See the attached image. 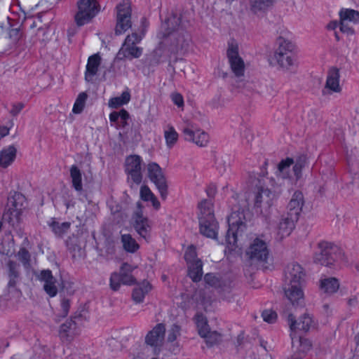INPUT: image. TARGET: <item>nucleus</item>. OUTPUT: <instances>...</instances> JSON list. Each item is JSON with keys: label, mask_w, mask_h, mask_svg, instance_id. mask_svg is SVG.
<instances>
[{"label": "nucleus", "mask_w": 359, "mask_h": 359, "mask_svg": "<svg viewBox=\"0 0 359 359\" xmlns=\"http://www.w3.org/2000/svg\"><path fill=\"white\" fill-rule=\"evenodd\" d=\"M304 276L302 267L298 264H292L287 268L285 280L288 285L285 288V294L293 305H299L303 302L302 285Z\"/></svg>", "instance_id": "obj_1"}, {"label": "nucleus", "mask_w": 359, "mask_h": 359, "mask_svg": "<svg viewBox=\"0 0 359 359\" xmlns=\"http://www.w3.org/2000/svg\"><path fill=\"white\" fill-rule=\"evenodd\" d=\"M313 260L316 263L331 267L339 262H346V258L339 247L330 242L320 241L318 243Z\"/></svg>", "instance_id": "obj_2"}, {"label": "nucleus", "mask_w": 359, "mask_h": 359, "mask_svg": "<svg viewBox=\"0 0 359 359\" xmlns=\"http://www.w3.org/2000/svg\"><path fill=\"white\" fill-rule=\"evenodd\" d=\"M227 222L229 229L225 241L228 248L233 250L236 245L238 236L241 235L246 228L244 210L236 207L228 217Z\"/></svg>", "instance_id": "obj_3"}, {"label": "nucleus", "mask_w": 359, "mask_h": 359, "mask_svg": "<svg viewBox=\"0 0 359 359\" xmlns=\"http://www.w3.org/2000/svg\"><path fill=\"white\" fill-rule=\"evenodd\" d=\"M163 43L168 47L169 50L175 54L183 55L185 53L191 42V38L188 33L180 29V32L170 33L163 37Z\"/></svg>", "instance_id": "obj_4"}, {"label": "nucleus", "mask_w": 359, "mask_h": 359, "mask_svg": "<svg viewBox=\"0 0 359 359\" xmlns=\"http://www.w3.org/2000/svg\"><path fill=\"white\" fill-rule=\"evenodd\" d=\"M142 34H138L136 32L127 36L123 44L117 53V57L119 60L138 58L142 53V49L137 47L136 44L142 39Z\"/></svg>", "instance_id": "obj_5"}, {"label": "nucleus", "mask_w": 359, "mask_h": 359, "mask_svg": "<svg viewBox=\"0 0 359 359\" xmlns=\"http://www.w3.org/2000/svg\"><path fill=\"white\" fill-rule=\"evenodd\" d=\"M136 266H133L128 263H123L120 271L114 272L111 274L109 278V285L112 290L117 291L121 284L131 285L135 283V278L132 275V272Z\"/></svg>", "instance_id": "obj_6"}, {"label": "nucleus", "mask_w": 359, "mask_h": 359, "mask_svg": "<svg viewBox=\"0 0 359 359\" xmlns=\"http://www.w3.org/2000/svg\"><path fill=\"white\" fill-rule=\"evenodd\" d=\"M24 196L18 192L8 198V203L4 213V219L11 224L18 222L23 207Z\"/></svg>", "instance_id": "obj_7"}, {"label": "nucleus", "mask_w": 359, "mask_h": 359, "mask_svg": "<svg viewBox=\"0 0 359 359\" xmlns=\"http://www.w3.org/2000/svg\"><path fill=\"white\" fill-rule=\"evenodd\" d=\"M77 5L78 12L75 15V20L78 26L89 22L99 12L96 0H79Z\"/></svg>", "instance_id": "obj_8"}, {"label": "nucleus", "mask_w": 359, "mask_h": 359, "mask_svg": "<svg viewBox=\"0 0 359 359\" xmlns=\"http://www.w3.org/2000/svg\"><path fill=\"white\" fill-rule=\"evenodd\" d=\"M116 25L115 34L120 35L131 27V7L128 0H123L117 6Z\"/></svg>", "instance_id": "obj_9"}, {"label": "nucleus", "mask_w": 359, "mask_h": 359, "mask_svg": "<svg viewBox=\"0 0 359 359\" xmlns=\"http://www.w3.org/2000/svg\"><path fill=\"white\" fill-rule=\"evenodd\" d=\"M147 176L158 189L161 196L165 199L168 195V184L165 176L158 164L151 162L147 165Z\"/></svg>", "instance_id": "obj_10"}, {"label": "nucleus", "mask_w": 359, "mask_h": 359, "mask_svg": "<svg viewBox=\"0 0 359 359\" xmlns=\"http://www.w3.org/2000/svg\"><path fill=\"white\" fill-rule=\"evenodd\" d=\"M245 255L252 262H265L269 255L266 241L260 237L252 239L245 250Z\"/></svg>", "instance_id": "obj_11"}, {"label": "nucleus", "mask_w": 359, "mask_h": 359, "mask_svg": "<svg viewBox=\"0 0 359 359\" xmlns=\"http://www.w3.org/2000/svg\"><path fill=\"white\" fill-rule=\"evenodd\" d=\"M126 172L128 181L137 185L142 181V159L138 155H130L126 159Z\"/></svg>", "instance_id": "obj_12"}, {"label": "nucleus", "mask_w": 359, "mask_h": 359, "mask_svg": "<svg viewBox=\"0 0 359 359\" xmlns=\"http://www.w3.org/2000/svg\"><path fill=\"white\" fill-rule=\"evenodd\" d=\"M227 56L231 71L235 77H243L245 73V63L239 55V46L235 41L229 43Z\"/></svg>", "instance_id": "obj_13"}, {"label": "nucleus", "mask_w": 359, "mask_h": 359, "mask_svg": "<svg viewBox=\"0 0 359 359\" xmlns=\"http://www.w3.org/2000/svg\"><path fill=\"white\" fill-rule=\"evenodd\" d=\"M186 141L192 142L200 147H205L210 141L209 135L199 128H194L191 123H187L182 130Z\"/></svg>", "instance_id": "obj_14"}, {"label": "nucleus", "mask_w": 359, "mask_h": 359, "mask_svg": "<svg viewBox=\"0 0 359 359\" xmlns=\"http://www.w3.org/2000/svg\"><path fill=\"white\" fill-rule=\"evenodd\" d=\"M297 219L288 215H283L276 223L275 226V231L276 234V238L282 240L290 235L295 226V222Z\"/></svg>", "instance_id": "obj_15"}, {"label": "nucleus", "mask_w": 359, "mask_h": 359, "mask_svg": "<svg viewBox=\"0 0 359 359\" xmlns=\"http://www.w3.org/2000/svg\"><path fill=\"white\" fill-rule=\"evenodd\" d=\"M272 66L278 67L283 71H290L297 66L294 55L273 54L269 58Z\"/></svg>", "instance_id": "obj_16"}, {"label": "nucleus", "mask_w": 359, "mask_h": 359, "mask_svg": "<svg viewBox=\"0 0 359 359\" xmlns=\"http://www.w3.org/2000/svg\"><path fill=\"white\" fill-rule=\"evenodd\" d=\"M39 281L43 283V287L50 297H54L57 294V280L49 269L42 270L38 276Z\"/></svg>", "instance_id": "obj_17"}, {"label": "nucleus", "mask_w": 359, "mask_h": 359, "mask_svg": "<svg viewBox=\"0 0 359 359\" xmlns=\"http://www.w3.org/2000/svg\"><path fill=\"white\" fill-rule=\"evenodd\" d=\"M165 332V325L162 323L157 324L145 337L146 343L154 347L156 351L163 345Z\"/></svg>", "instance_id": "obj_18"}, {"label": "nucleus", "mask_w": 359, "mask_h": 359, "mask_svg": "<svg viewBox=\"0 0 359 359\" xmlns=\"http://www.w3.org/2000/svg\"><path fill=\"white\" fill-rule=\"evenodd\" d=\"M339 77L340 75L338 69L332 68L329 71L323 90L324 95H332L341 92L342 88L339 84Z\"/></svg>", "instance_id": "obj_19"}, {"label": "nucleus", "mask_w": 359, "mask_h": 359, "mask_svg": "<svg viewBox=\"0 0 359 359\" xmlns=\"http://www.w3.org/2000/svg\"><path fill=\"white\" fill-rule=\"evenodd\" d=\"M181 24V14L177 12H172L162 25L163 32L160 33L158 37L165 36L170 33L180 32L179 30Z\"/></svg>", "instance_id": "obj_20"}, {"label": "nucleus", "mask_w": 359, "mask_h": 359, "mask_svg": "<svg viewBox=\"0 0 359 359\" xmlns=\"http://www.w3.org/2000/svg\"><path fill=\"white\" fill-rule=\"evenodd\" d=\"M200 222V232L205 236L217 239L218 224L215 217H198Z\"/></svg>", "instance_id": "obj_21"}, {"label": "nucleus", "mask_w": 359, "mask_h": 359, "mask_svg": "<svg viewBox=\"0 0 359 359\" xmlns=\"http://www.w3.org/2000/svg\"><path fill=\"white\" fill-rule=\"evenodd\" d=\"M304 203L303 194L301 191H295L288 203V212L287 215L294 217V219H298Z\"/></svg>", "instance_id": "obj_22"}, {"label": "nucleus", "mask_w": 359, "mask_h": 359, "mask_svg": "<svg viewBox=\"0 0 359 359\" xmlns=\"http://www.w3.org/2000/svg\"><path fill=\"white\" fill-rule=\"evenodd\" d=\"M134 227L137 233L145 240L150 237L151 226L147 217L137 212L135 215Z\"/></svg>", "instance_id": "obj_23"}, {"label": "nucleus", "mask_w": 359, "mask_h": 359, "mask_svg": "<svg viewBox=\"0 0 359 359\" xmlns=\"http://www.w3.org/2000/svg\"><path fill=\"white\" fill-rule=\"evenodd\" d=\"M272 192L267 188L257 187L254 195V203L255 206L260 208L262 205L269 207L271 205V201L273 199Z\"/></svg>", "instance_id": "obj_24"}, {"label": "nucleus", "mask_w": 359, "mask_h": 359, "mask_svg": "<svg viewBox=\"0 0 359 359\" xmlns=\"http://www.w3.org/2000/svg\"><path fill=\"white\" fill-rule=\"evenodd\" d=\"M101 63V57L99 53L90 56L88 59L86 70L85 73V79L88 82H91L94 76L98 72Z\"/></svg>", "instance_id": "obj_25"}, {"label": "nucleus", "mask_w": 359, "mask_h": 359, "mask_svg": "<svg viewBox=\"0 0 359 359\" xmlns=\"http://www.w3.org/2000/svg\"><path fill=\"white\" fill-rule=\"evenodd\" d=\"M287 320L292 331L295 330L297 328L308 331L313 323L312 318L309 314L303 315L298 323H297L295 317L292 314H289Z\"/></svg>", "instance_id": "obj_26"}, {"label": "nucleus", "mask_w": 359, "mask_h": 359, "mask_svg": "<svg viewBox=\"0 0 359 359\" xmlns=\"http://www.w3.org/2000/svg\"><path fill=\"white\" fill-rule=\"evenodd\" d=\"M163 41L160 42L159 44L149 53L145 56V64L149 67H156L158 65L163 59L164 50Z\"/></svg>", "instance_id": "obj_27"}, {"label": "nucleus", "mask_w": 359, "mask_h": 359, "mask_svg": "<svg viewBox=\"0 0 359 359\" xmlns=\"http://www.w3.org/2000/svg\"><path fill=\"white\" fill-rule=\"evenodd\" d=\"M292 339V345L293 348H296V353L305 356L306 353L311 348L312 344L310 340L302 337H296L294 334H290Z\"/></svg>", "instance_id": "obj_28"}, {"label": "nucleus", "mask_w": 359, "mask_h": 359, "mask_svg": "<svg viewBox=\"0 0 359 359\" xmlns=\"http://www.w3.org/2000/svg\"><path fill=\"white\" fill-rule=\"evenodd\" d=\"M294 45L290 40L283 36H279L276 41V49L273 54L285 53L287 55H294Z\"/></svg>", "instance_id": "obj_29"}, {"label": "nucleus", "mask_w": 359, "mask_h": 359, "mask_svg": "<svg viewBox=\"0 0 359 359\" xmlns=\"http://www.w3.org/2000/svg\"><path fill=\"white\" fill-rule=\"evenodd\" d=\"M72 187L79 194L83 191L82 182V172L76 165H72L69 168Z\"/></svg>", "instance_id": "obj_30"}, {"label": "nucleus", "mask_w": 359, "mask_h": 359, "mask_svg": "<svg viewBox=\"0 0 359 359\" xmlns=\"http://www.w3.org/2000/svg\"><path fill=\"white\" fill-rule=\"evenodd\" d=\"M275 0H249L250 11L256 15H262L269 9Z\"/></svg>", "instance_id": "obj_31"}, {"label": "nucleus", "mask_w": 359, "mask_h": 359, "mask_svg": "<svg viewBox=\"0 0 359 359\" xmlns=\"http://www.w3.org/2000/svg\"><path fill=\"white\" fill-rule=\"evenodd\" d=\"M151 290V285L148 281L144 280L137 285L133 291V299L136 303H141L144 301V297Z\"/></svg>", "instance_id": "obj_32"}, {"label": "nucleus", "mask_w": 359, "mask_h": 359, "mask_svg": "<svg viewBox=\"0 0 359 359\" xmlns=\"http://www.w3.org/2000/svg\"><path fill=\"white\" fill-rule=\"evenodd\" d=\"M16 149L13 146H8L0 152V166L6 168L10 165L16 156Z\"/></svg>", "instance_id": "obj_33"}, {"label": "nucleus", "mask_w": 359, "mask_h": 359, "mask_svg": "<svg viewBox=\"0 0 359 359\" xmlns=\"http://www.w3.org/2000/svg\"><path fill=\"white\" fill-rule=\"evenodd\" d=\"M320 289L327 294L336 292L339 287V280L336 278L328 277L320 280Z\"/></svg>", "instance_id": "obj_34"}, {"label": "nucleus", "mask_w": 359, "mask_h": 359, "mask_svg": "<svg viewBox=\"0 0 359 359\" xmlns=\"http://www.w3.org/2000/svg\"><path fill=\"white\" fill-rule=\"evenodd\" d=\"M188 274L194 282L201 280L203 276V264L201 259L188 264Z\"/></svg>", "instance_id": "obj_35"}, {"label": "nucleus", "mask_w": 359, "mask_h": 359, "mask_svg": "<svg viewBox=\"0 0 359 359\" xmlns=\"http://www.w3.org/2000/svg\"><path fill=\"white\" fill-rule=\"evenodd\" d=\"M163 134L166 146L170 149L172 148L178 140L177 132L172 126L168 124L163 128Z\"/></svg>", "instance_id": "obj_36"}, {"label": "nucleus", "mask_w": 359, "mask_h": 359, "mask_svg": "<svg viewBox=\"0 0 359 359\" xmlns=\"http://www.w3.org/2000/svg\"><path fill=\"white\" fill-rule=\"evenodd\" d=\"M121 241L123 245V248L127 252L135 253L140 248L139 244L129 233L122 234Z\"/></svg>", "instance_id": "obj_37"}, {"label": "nucleus", "mask_w": 359, "mask_h": 359, "mask_svg": "<svg viewBox=\"0 0 359 359\" xmlns=\"http://www.w3.org/2000/svg\"><path fill=\"white\" fill-rule=\"evenodd\" d=\"M140 198L142 200L144 201H150L151 203L152 206L156 209H159L161 204L158 201L155 195L152 193L150 189L146 186L143 185L140 188Z\"/></svg>", "instance_id": "obj_38"}, {"label": "nucleus", "mask_w": 359, "mask_h": 359, "mask_svg": "<svg viewBox=\"0 0 359 359\" xmlns=\"http://www.w3.org/2000/svg\"><path fill=\"white\" fill-rule=\"evenodd\" d=\"M339 20L353 24L358 23L359 12L353 9L342 8L339 11Z\"/></svg>", "instance_id": "obj_39"}, {"label": "nucleus", "mask_w": 359, "mask_h": 359, "mask_svg": "<svg viewBox=\"0 0 359 359\" xmlns=\"http://www.w3.org/2000/svg\"><path fill=\"white\" fill-rule=\"evenodd\" d=\"M49 226L51 228L54 233L58 236H62L66 233L70 229L71 224L68 222L60 223L52 218L48 222Z\"/></svg>", "instance_id": "obj_40"}, {"label": "nucleus", "mask_w": 359, "mask_h": 359, "mask_svg": "<svg viewBox=\"0 0 359 359\" xmlns=\"http://www.w3.org/2000/svg\"><path fill=\"white\" fill-rule=\"evenodd\" d=\"M194 321L196 325L199 335L205 336L208 330H210L205 316L202 313H197L194 316Z\"/></svg>", "instance_id": "obj_41"}, {"label": "nucleus", "mask_w": 359, "mask_h": 359, "mask_svg": "<svg viewBox=\"0 0 359 359\" xmlns=\"http://www.w3.org/2000/svg\"><path fill=\"white\" fill-rule=\"evenodd\" d=\"M129 114H109V120L111 126L117 128H123L127 125Z\"/></svg>", "instance_id": "obj_42"}, {"label": "nucleus", "mask_w": 359, "mask_h": 359, "mask_svg": "<svg viewBox=\"0 0 359 359\" xmlns=\"http://www.w3.org/2000/svg\"><path fill=\"white\" fill-rule=\"evenodd\" d=\"M199 217H214L212 204L210 200H203L198 204Z\"/></svg>", "instance_id": "obj_43"}, {"label": "nucleus", "mask_w": 359, "mask_h": 359, "mask_svg": "<svg viewBox=\"0 0 359 359\" xmlns=\"http://www.w3.org/2000/svg\"><path fill=\"white\" fill-rule=\"evenodd\" d=\"M130 95L128 92H123L120 96L113 97L109 101V106L112 109H117L130 101Z\"/></svg>", "instance_id": "obj_44"}, {"label": "nucleus", "mask_w": 359, "mask_h": 359, "mask_svg": "<svg viewBox=\"0 0 359 359\" xmlns=\"http://www.w3.org/2000/svg\"><path fill=\"white\" fill-rule=\"evenodd\" d=\"M75 325V323L72 320H69L63 323L59 330V334L62 341H69L72 339V337L69 333L72 327Z\"/></svg>", "instance_id": "obj_45"}, {"label": "nucleus", "mask_w": 359, "mask_h": 359, "mask_svg": "<svg viewBox=\"0 0 359 359\" xmlns=\"http://www.w3.org/2000/svg\"><path fill=\"white\" fill-rule=\"evenodd\" d=\"M293 163L294 161L290 158H287L280 161L278 166V175L282 178H287L289 176L290 168Z\"/></svg>", "instance_id": "obj_46"}, {"label": "nucleus", "mask_w": 359, "mask_h": 359, "mask_svg": "<svg viewBox=\"0 0 359 359\" xmlns=\"http://www.w3.org/2000/svg\"><path fill=\"white\" fill-rule=\"evenodd\" d=\"M216 168L219 173L223 174L229 165V158L227 156H218L215 161Z\"/></svg>", "instance_id": "obj_47"}, {"label": "nucleus", "mask_w": 359, "mask_h": 359, "mask_svg": "<svg viewBox=\"0 0 359 359\" xmlns=\"http://www.w3.org/2000/svg\"><path fill=\"white\" fill-rule=\"evenodd\" d=\"M233 86L239 90H246L250 91L251 90V84L247 81L245 77H235V81L233 83Z\"/></svg>", "instance_id": "obj_48"}, {"label": "nucleus", "mask_w": 359, "mask_h": 359, "mask_svg": "<svg viewBox=\"0 0 359 359\" xmlns=\"http://www.w3.org/2000/svg\"><path fill=\"white\" fill-rule=\"evenodd\" d=\"M17 257L25 268L30 266V254L27 249L21 248L17 254Z\"/></svg>", "instance_id": "obj_49"}, {"label": "nucleus", "mask_w": 359, "mask_h": 359, "mask_svg": "<svg viewBox=\"0 0 359 359\" xmlns=\"http://www.w3.org/2000/svg\"><path fill=\"white\" fill-rule=\"evenodd\" d=\"M205 339V341L210 346L217 343L221 339V334L217 331L208 330L205 336H201Z\"/></svg>", "instance_id": "obj_50"}, {"label": "nucleus", "mask_w": 359, "mask_h": 359, "mask_svg": "<svg viewBox=\"0 0 359 359\" xmlns=\"http://www.w3.org/2000/svg\"><path fill=\"white\" fill-rule=\"evenodd\" d=\"M87 97L86 93H81L79 95L73 107V112H80L83 109Z\"/></svg>", "instance_id": "obj_51"}, {"label": "nucleus", "mask_w": 359, "mask_h": 359, "mask_svg": "<svg viewBox=\"0 0 359 359\" xmlns=\"http://www.w3.org/2000/svg\"><path fill=\"white\" fill-rule=\"evenodd\" d=\"M306 157L304 155L299 156L294 163L293 171L297 178H299L303 167L305 165Z\"/></svg>", "instance_id": "obj_52"}, {"label": "nucleus", "mask_w": 359, "mask_h": 359, "mask_svg": "<svg viewBox=\"0 0 359 359\" xmlns=\"http://www.w3.org/2000/svg\"><path fill=\"white\" fill-rule=\"evenodd\" d=\"M196 248L193 246L189 247L184 254V259L187 262V264H191L194 262H196L198 259L196 258Z\"/></svg>", "instance_id": "obj_53"}, {"label": "nucleus", "mask_w": 359, "mask_h": 359, "mask_svg": "<svg viewBox=\"0 0 359 359\" xmlns=\"http://www.w3.org/2000/svg\"><path fill=\"white\" fill-rule=\"evenodd\" d=\"M16 264L13 261H10L8 262V268L11 277L8 285L10 286H13L15 285V281L13 279L17 278L18 276V271H16Z\"/></svg>", "instance_id": "obj_54"}, {"label": "nucleus", "mask_w": 359, "mask_h": 359, "mask_svg": "<svg viewBox=\"0 0 359 359\" xmlns=\"http://www.w3.org/2000/svg\"><path fill=\"white\" fill-rule=\"evenodd\" d=\"M204 280L209 286L217 287L219 285V280L212 273H207L204 277Z\"/></svg>", "instance_id": "obj_55"}, {"label": "nucleus", "mask_w": 359, "mask_h": 359, "mask_svg": "<svg viewBox=\"0 0 359 359\" xmlns=\"http://www.w3.org/2000/svg\"><path fill=\"white\" fill-rule=\"evenodd\" d=\"M180 334V326L177 325H173L171 328L169 330L168 335V340L170 342H172Z\"/></svg>", "instance_id": "obj_56"}, {"label": "nucleus", "mask_w": 359, "mask_h": 359, "mask_svg": "<svg viewBox=\"0 0 359 359\" xmlns=\"http://www.w3.org/2000/svg\"><path fill=\"white\" fill-rule=\"evenodd\" d=\"M262 316L264 321L269 323L275 322L277 315L276 313L271 310H265L262 312Z\"/></svg>", "instance_id": "obj_57"}, {"label": "nucleus", "mask_w": 359, "mask_h": 359, "mask_svg": "<svg viewBox=\"0 0 359 359\" xmlns=\"http://www.w3.org/2000/svg\"><path fill=\"white\" fill-rule=\"evenodd\" d=\"M349 23L345 21H340V30L348 35H353L355 32L354 29L349 25Z\"/></svg>", "instance_id": "obj_58"}, {"label": "nucleus", "mask_w": 359, "mask_h": 359, "mask_svg": "<svg viewBox=\"0 0 359 359\" xmlns=\"http://www.w3.org/2000/svg\"><path fill=\"white\" fill-rule=\"evenodd\" d=\"M9 38L13 43H16L21 37V33L18 29H11L8 32Z\"/></svg>", "instance_id": "obj_59"}, {"label": "nucleus", "mask_w": 359, "mask_h": 359, "mask_svg": "<svg viewBox=\"0 0 359 359\" xmlns=\"http://www.w3.org/2000/svg\"><path fill=\"white\" fill-rule=\"evenodd\" d=\"M241 137L246 143H250L253 140V133L250 129L245 128L241 133Z\"/></svg>", "instance_id": "obj_60"}, {"label": "nucleus", "mask_w": 359, "mask_h": 359, "mask_svg": "<svg viewBox=\"0 0 359 359\" xmlns=\"http://www.w3.org/2000/svg\"><path fill=\"white\" fill-rule=\"evenodd\" d=\"M69 308H70V303H69V299H63L61 301L62 315L63 317H65L67 316V314L69 313Z\"/></svg>", "instance_id": "obj_61"}, {"label": "nucleus", "mask_w": 359, "mask_h": 359, "mask_svg": "<svg viewBox=\"0 0 359 359\" xmlns=\"http://www.w3.org/2000/svg\"><path fill=\"white\" fill-rule=\"evenodd\" d=\"M172 100L174 103L178 107H181L183 105L184 100L182 96L179 93H173L172 95Z\"/></svg>", "instance_id": "obj_62"}, {"label": "nucleus", "mask_w": 359, "mask_h": 359, "mask_svg": "<svg viewBox=\"0 0 359 359\" xmlns=\"http://www.w3.org/2000/svg\"><path fill=\"white\" fill-rule=\"evenodd\" d=\"M206 193L209 197H214L216 194V187L214 185L209 186L206 189Z\"/></svg>", "instance_id": "obj_63"}, {"label": "nucleus", "mask_w": 359, "mask_h": 359, "mask_svg": "<svg viewBox=\"0 0 359 359\" xmlns=\"http://www.w3.org/2000/svg\"><path fill=\"white\" fill-rule=\"evenodd\" d=\"M106 252L109 255H114L115 253V246L113 243L108 242Z\"/></svg>", "instance_id": "obj_64"}]
</instances>
